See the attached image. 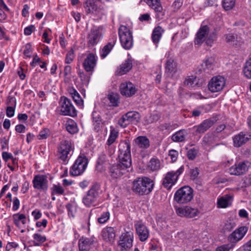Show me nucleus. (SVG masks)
I'll return each instance as SVG.
<instances>
[{
	"mask_svg": "<svg viewBox=\"0 0 251 251\" xmlns=\"http://www.w3.org/2000/svg\"><path fill=\"white\" fill-rule=\"evenodd\" d=\"M154 186L153 181L147 177H138L133 182L132 190L140 195L150 193Z\"/></svg>",
	"mask_w": 251,
	"mask_h": 251,
	"instance_id": "nucleus-1",
	"label": "nucleus"
},
{
	"mask_svg": "<svg viewBox=\"0 0 251 251\" xmlns=\"http://www.w3.org/2000/svg\"><path fill=\"white\" fill-rule=\"evenodd\" d=\"M131 168V162L119 159L117 164H114L109 166L108 174L112 180H117L128 172Z\"/></svg>",
	"mask_w": 251,
	"mask_h": 251,
	"instance_id": "nucleus-2",
	"label": "nucleus"
},
{
	"mask_svg": "<svg viewBox=\"0 0 251 251\" xmlns=\"http://www.w3.org/2000/svg\"><path fill=\"white\" fill-rule=\"evenodd\" d=\"M74 150V145L70 140H62L57 147L58 157L66 163L70 159Z\"/></svg>",
	"mask_w": 251,
	"mask_h": 251,
	"instance_id": "nucleus-3",
	"label": "nucleus"
},
{
	"mask_svg": "<svg viewBox=\"0 0 251 251\" xmlns=\"http://www.w3.org/2000/svg\"><path fill=\"white\" fill-rule=\"evenodd\" d=\"M100 186L98 183H94L83 197L82 201L87 207L94 206L100 193Z\"/></svg>",
	"mask_w": 251,
	"mask_h": 251,
	"instance_id": "nucleus-4",
	"label": "nucleus"
},
{
	"mask_svg": "<svg viewBox=\"0 0 251 251\" xmlns=\"http://www.w3.org/2000/svg\"><path fill=\"white\" fill-rule=\"evenodd\" d=\"M121 45L126 50H129L133 46V41L131 31L125 25H121L118 31Z\"/></svg>",
	"mask_w": 251,
	"mask_h": 251,
	"instance_id": "nucleus-5",
	"label": "nucleus"
},
{
	"mask_svg": "<svg viewBox=\"0 0 251 251\" xmlns=\"http://www.w3.org/2000/svg\"><path fill=\"white\" fill-rule=\"evenodd\" d=\"M193 189L188 186H185L177 190L174 195V200L179 204L190 201L193 197Z\"/></svg>",
	"mask_w": 251,
	"mask_h": 251,
	"instance_id": "nucleus-6",
	"label": "nucleus"
},
{
	"mask_svg": "<svg viewBox=\"0 0 251 251\" xmlns=\"http://www.w3.org/2000/svg\"><path fill=\"white\" fill-rule=\"evenodd\" d=\"M88 163L86 156L79 155L70 168V175L75 176L81 175L85 171Z\"/></svg>",
	"mask_w": 251,
	"mask_h": 251,
	"instance_id": "nucleus-7",
	"label": "nucleus"
},
{
	"mask_svg": "<svg viewBox=\"0 0 251 251\" xmlns=\"http://www.w3.org/2000/svg\"><path fill=\"white\" fill-rule=\"evenodd\" d=\"M59 104L60 106L61 115L72 117L76 116L77 111L70 99L64 96L61 97Z\"/></svg>",
	"mask_w": 251,
	"mask_h": 251,
	"instance_id": "nucleus-8",
	"label": "nucleus"
},
{
	"mask_svg": "<svg viewBox=\"0 0 251 251\" xmlns=\"http://www.w3.org/2000/svg\"><path fill=\"white\" fill-rule=\"evenodd\" d=\"M103 34L102 26H95L92 28L87 36L88 46L90 47L96 45L102 39Z\"/></svg>",
	"mask_w": 251,
	"mask_h": 251,
	"instance_id": "nucleus-9",
	"label": "nucleus"
},
{
	"mask_svg": "<svg viewBox=\"0 0 251 251\" xmlns=\"http://www.w3.org/2000/svg\"><path fill=\"white\" fill-rule=\"evenodd\" d=\"M184 167L181 166L176 171L168 172L163 180V186L167 189H170L174 185L178 179V176L184 172Z\"/></svg>",
	"mask_w": 251,
	"mask_h": 251,
	"instance_id": "nucleus-10",
	"label": "nucleus"
},
{
	"mask_svg": "<svg viewBox=\"0 0 251 251\" xmlns=\"http://www.w3.org/2000/svg\"><path fill=\"white\" fill-rule=\"evenodd\" d=\"M140 119V114L136 111H130L124 115L119 120L120 126L125 128L129 124H137Z\"/></svg>",
	"mask_w": 251,
	"mask_h": 251,
	"instance_id": "nucleus-11",
	"label": "nucleus"
},
{
	"mask_svg": "<svg viewBox=\"0 0 251 251\" xmlns=\"http://www.w3.org/2000/svg\"><path fill=\"white\" fill-rule=\"evenodd\" d=\"M226 85L225 78L221 75L213 76L208 82V88L212 93L222 91Z\"/></svg>",
	"mask_w": 251,
	"mask_h": 251,
	"instance_id": "nucleus-12",
	"label": "nucleus"
},
{
	"mask_svg": "<svg viewBox=\"0 0 251 251\" xmlns=\"http://www.w3.org/2000/svg\"><path fill=\"white\" fill-rule=\"evenodd\" d=\"M83 59L82 66L85 71L87 73L92 74L97 62V57L93 53L82 54Z\"/></svg>",
	"mask_w": 251,
	"mask_h": 251,
	"instance_id": "nucleus-13",
	"label": "nucleus"
},
{
	"mask_svg": "<svg viewBox=\"0 0 251 251\" xmlns=\"http://www.w3.org/2000/svg\"><path fill=\"white\" fill-rule=\"evenodd\" d=\"M133 234L131 232L123 233L120 237L118 246L121 251H127L133 246Z\"/></svg>",
	"mask_w": 251,
	"mask_h": 251,
	"instance_id": "nucleus-14",
	"label": "nucleus"
},
{
	"mask_svg": "<svg viewBox=\"0 0 251 251\" xmlns=\"http://www.w3.org/2000/svg\"><path fill=\"white\" fill-rule=\"evenodd\" d=\"M119 159L131 163L130 144L128 140L122 141L119 145Z\"/></svg>",
	"mask_w": 251,
	"mask_h": 251,
	"instance_id": "nucleus-15",
	"label": "nucleus"
},
{
	"mask_svg": "<svg viewBox=\"0 0 251 251\" xmlns=\"http://www.w3.org/2000/svg\"><path fill=\"white\" fill-rule=\"evenodd\" d=\"M155 12V17L158 20H162L165 15V10L163 8L160 0H143Z\"/></svg>",
	"mask_w": 251,
	"mask_h": 251,
	"instance_id": "nucleus-16",
	"label": "nucleus"
},
{
	"mask_svg": "<svg viewBox=\"0 0 251 251\" xmlns=\"http://www.w3.org/2000/svg\"><path fill=\"white\" fill-rule=\"evenodd\" d=\"M48 177L45 175H35L32 180L34 188L44 192H46L48 190Z\"/></svg>",
	"mask_w": 251,
	"mask_h": 251,
	"instance_id": "nucleus-17",
	"label": "nucleus"
},
{
	"mask_svg": "<svg viewBox=\"0 0 251 251\" xmlns=\"http://www.w3.org/2000/svg\"><path fill=\"white\" fill-rule=\"evenodd\" d=\"M177 215L180 217L194 218L198 215L199 211L197 208H192L188 206H183L176 208Z\"/></svg>",
	"mask_w": 251,
	"mask_h": 251,
	"instance_id": "nucleus-18",
	"label": "nucleus"
},
{
	"mask_svg": "<svg viewBox=\"0 0 251 251\" xmlns=\"http://www.w3.org/2000/svg\"><path fill=\"white\" fill-rule=\"evenodd\" d=\"M247 162L241 161L235 163L228 169V173L231 175L239 176L245 174L248 170Z\"/></svg>",
	"mask_w": 251,
	"mask_h": 251,
	"instance_id": "nucleus-19",
	"label": "nucleus"
},
{
	"mask_svg": "<svg viewBox=\"0 0 251 251\" xmlns=\"http://www.w3.org/2000/svg\"><path fill=\"white\" fill-rule=\"evenodd\" d=\"M96 242L94 236L89 237L82 236L78 240L79 251H89Z\"/></svg>",
	"mask_w": 251,
	"mask_h": 251,
	"instance_id": "nucleus-20",
	"label": "nucleus"
},
{
	"mask_svg": "<svg viewBox=\"0 0 251 251\" xmlns=\"http://www.w3.org/2000/svg\"><path fill=\"white\" fill-rule=\"evenodd\" d=\"M136 232L140 241H146L149 237V230L146 226L141 222L138 221L134 225Z\"/></svg>",
	"mask_w": 251,
	"mask_h": 251,
	"instance_id": "nucleus-21",
	"label": "nucleus"
},
{
	"mask_svg": "<svg viewBox=\"0 0 251 251\" xmlns=\"http://www.w3.org/2000/svg\"><path fill=\"white\" fill-rule=\"evenodd\" d=\"M209 33V28L207 25H201L198 30L194 39L195 45H201L206 40Z\"/></svg>",
	"mask_w": 251,
	"mask_h": 251,
	"instance_id": "nucleus-22",
	"label": "nucleus"
},
{
	"mask_svg": "<svg viewBox=\"0 0 251 251\" xmlns=\"http://www.w3.org/2000/svg\"><path fill=\"white\" fill-rule=\"evenodd\" d=\"M248 228L246 226L238 227L234 230L228 237V240L232 244H234L241 240L247 233Z\"/></svg>",
	"mask_w": 251,
	"mask_h": 251,
	"instance_id": "nucleus-23",
	"label": "nucleus"
},
{
	"mask_svg": "<svg viewBox=\"0 0 251 251\" xmlns=\"http://www.w3.org/2000/svg\"><path fill=\"white\" fill-rule=\"evenodd\" d=\"M201 68L200 70L201 72L211 73L216 68V62L215 58L213 57L206 58L201 64Z\"/></svg>",
	"mask_w": 251,
	"mask_h": 251,
	"instance_id": "nucleus-24",
	"label": "nucleus"
},
{
	"mask_svg": "<svg viewBox=\"0 0 251 251\" xmlns=\"http://www.w3.org/2000/svg\"><path fill=\"white\" fill-rule=\"evenodd\" d=\"M251 138V135L244 132H240L233 137L234 146L240 147L247 143Z\"/></svg>",
	"mask_w": 251,
	"mask_h": 251,
	"instance_id": "nucleus-25",
	"label": "nucleus"
},
{
	"mask_svg": "<svg viewBox=\"0 0 251 251\" xmlns=\"http://www.w3.org/2000/svg\"><path fill=\"white\" fill-rule=\"evenodd\" d=\"M83 6L87 14L97 15L100 12V8L97 6L94 0H84Z\"/></svg>",
	"mask_w": 251,
	"mask_h": 251,
	"instance_id": "nucleus-26",
	"label": "nucleus"
},
{
	"mask_svg": "<svg viewBox=\"0 0 251 251\" xmlns=\"http://www.w3.org/2000/svg\"><path fill=\"white\" fill-rule=\"evenodd\" d=\"M101 236L105 242L112 244L115 241V230L113 227H106L102 229Z\"/></svg>",
	"mask_w": 251,
	"mask_h": 251,
	"instance_id": "nucleus-27",
	"label": "nucleus"
},
{
	"mask_svg": "<svg viewBox=\"0 0 251 251\" xmlns=\"http://www.w3.org/2000/svg\"><path fill=\"white\" fill-rule=\"evenodd\" d=\"M120 91L123 95L129 97L135 94L136 89L132 83L125 82L121 84Z\"/></svg>",
	"mask_w": 251,
	"mask_h": 251,
	"instance_id": "nucleus-28",
	"label": "nucleus"
},
{
	"mask_svg": "<svg viewBox=\"0 0 251 251\" xmlns=\"http://www.w3.org/2000/svg\"><path fill=\"white\" fill-rule=\"evenodd\" d=\"M216 122L214 118H210L204 120L200 125L195 126L194 128L197 132L203 133L210 128Z\"/></svg>",
	"mask_w": 251,
	"mask_h": 251,
	"instance_id": "nucleus-29",
	"label": "nucleus"
},
{
	"mask_svg": "<svg viewBox=\"0 0 251 251\" xmlns=\"http://www.w3.org/2000/svg\"><path fill=\"white\" fill-rule=\"evenodd\" d=\"M116 41V35H112L111 37V38L109 40V43L107 45L104 46L100 51V56L101 58H104L110 53V52L115 46Z\"/></svg>",
	"mask_w": 251,
	"mask_h": 251,
	"instance_id": "nucleus-30",
	"label": "nucleus"
},
{
	"mask_svg": "<svg viewBox=\"0 0 251 251\" xmlns=\"http://www.w3.org/2000/svg\"><path fill=\"white\" fill-rule=\"evenodd\" d=\"M109 161L105 153L102 152L99 155L97 160L96 169L100 172L105 170L107 165L109 164Z\"/></svg>",
	"mask_w": 251,
	"mask_h": 251,
	"instance_id": "nucleus-31",
	"label": "nucleus"
},
{
	"mask_svg": "<svg viewBox=\"0 0 251 251\" xmlns=\"http://www.w3.org/2000/svg\"><path fill=\"white\" fill-rule=\"evenodd\" d=\"M133 144L140 149H146L150 147V142L146 136H141L133 140Z\"/></svg>",
	"mask_w": 251,
	"mask_h": 251,
	"instance_id": "nucleus-32",
	"label": "nucleus"
},
{
	"mask_svg": "<svg viewBox=\"0 0 251 251\" xmlns=\"http://www.w3.org/2000/svg\"><path fill=\"white\" fill-rule=\"evenodd\" d=\"M69 93L76 104L80 108H82L83 106V100L77 91L74 88H72L70 89Z\"/></svg>",
	"mask_w": 251,
	"mask_h": 251,
	"instance_id": "nucleus-33",
	"label": "nucleus"
},
{
	"mask_svg": "<svg viewBox=\"0 0 251 251\" xmlns=\"http://www.w3.org/2000/svg\"><path fill=\"white\" fill-rule=\"evenodd\" d=\"M50 190L51 195L62 196L65 195V189L59 183L53 184Z\"/></svg>",
	"mask_w": 251,
	"mask_h": 251,
	"instance_id": "nucleus-34",
	"label": "nucleus"
},
{
	"mask_svg": "<svg viewBox=\"0 0 251 251\" xmlns=\"http://www.w3.org/2000/svg\"><path fill=\"white\" fill-rule=\"evenodd\" d=\"M132 67L131 61L129 59L126 60L121 66L117 71L118 75H122L128 72Z\"/></svg>",
	"mask_w": 251,
	"mask_h": 251,
	"instance_id": "nucleus-35",
	"label": "nucleus"
},
{
	"mask_svg": "<svg viewBox=\"0 0 251 251\" xmlns=\"http://www.w3.org/2000/svg\"><path fill=\"white\" fill-rule=\"evenodd\" d=\"M163 31V28L160 26L154 28L151 35V39L154 44H156L159 42Z\"/></svg>",
	"mask_w": 251,
	"mask_h": 251,
	"instance_id": "nucleus-36",
	"label": "nucleus"
},
{
	"mask_svg": "<svg viewBox=\"0 0 251 251\" xmlns=\"http://www.w3.org/2000/svg\"><path fill=\"white\" fill-rule=\"evenodd\" d=\"M165 69L166 72L173 75L176 72V64L173 59H168L166 63Z\"/></svg>",
	"mask_w": 251,
	"mask_h": 251,
	"instance_id": "nucleus-37",
	"label": "nucleus"
},
{
	"mask_svg": "<svg viewBox=\"0 0 251 251\" xmlns=\"http://www.w3.org/2000/svg\"><path fill=\"white\" fill-rule=\"evenodd\" d=\"M93 125L96 131H98L100 129L101 125V119L100 114L97 112H93L92 114Z\"/></svg>",
	"mask_w": 251,
	"mask_h": 251,
	"instance_id": "nucleus-38",
	"label": "nucleus"
},
{
	"mask_svg": "<svg viewBox=\"0 0 251 251\" xmlns=\"http://www.w3.org/2000/svg\"><path fill=\"white\" fill-rule=\"evenodd\" d=\"M66 128L71 134L77 133L78 130L76 123L72 119H69L67 121Z\"/></svg>",
	"mask_w": 251,
	"mask_h": 251,
	"instance_id": "nucleus-39",
	"label": "nucleus"
},
{
	"mask_svg": "<svg viewBox=\"0 0 251 251\" xmlns=\"http://www.w3.org/2000/svg\"><path fill=\"white\" fill-rule=\"evenodd\" d=\"M186 135V132L184 130H180L175 133H174L172 136V139L174 142H183L185 139V136Z\"/></svg>",
	"mask_w": 251,
	"mask_h": 251,
	"instance_id": "nucleus-40",
	"label": "nucleus"
},
{
	"mask_svg": "<svg viewBox=\"0 0 251 251\" xmlns=\"http://www.w3.org/2000/svg\"><path fill=\"white\" fill-rule=\"evenodd\" d=\"M225 40L226 43L233 46H238L239 45L240 41L238 39L236 35L232 33L226 34L225 35Z\"/></svg>",
	"mask_w": 251,
	"mask_h": 251,
	"instance_id": "nucleus-41",
	"label": "nucleus"
},
{
	"mask_svg": "<svg viewBox=\"0 0 251 251\" xmlns=\"http://www.w3.org/2000/svg\"><path fill=\"white\" fill-rule=\"evenodd\" d=\"M119 135V132L112 126L110 127V135L106 142V145H112Z\"/></svg>",
	"mask_w": 251,
	"mask_h": 251,
	"instance_id": "nucleus-42",
	"label": "nucleus"
},
{
	"mask_svg": "<svg viewBox=\"0 0 251 251\" xmlns=\"http://www.w3.org/2000/svg\"><path fill=\"white\" fill-rule=\"evenodd\" d=\"M107 99L110 101V106H117L119 103V95L117 93H111L107 96Z\"/></svg>",
	"mask_w": 251,
	"mask_h": 251,
	"instance_id": "nucleus-43",
	"label": "nucleus"
},
{
	"mask_svg": "<svg viewBox=\"0 0 251 251\" xmlns=\"http://www.w3.org/2000/svg\"><path fill=\"white\" fill-rule=\"evenodd\" d=\"M32 237L34 240L33 241V244L35 246H40L47 240V238L45 236L42 235L39 233H34Z\"/></svg>",
	"mask_w": 251,
	"mask_h": 251,
	"instance_id": "nucleus-44",
	"label": "nucleus"
},
{
	"mask_svg": "<svg viewBox=\"0 0 251 251\" xmlns=\"http://www.w3.org/2000/svg\"><path fill=\"white\" fill-rule=\"evenodd\" d=\"M25 216L24 214L17 213L13 215V220L14 224L19 226L20 223L25 225Z\"/></svg>",
	"mask_w": 251,
	"mask_h": 251,
	"instance_id": "nucleus-45",
	"label": "nucleus"
},
{
	"mask_svg": "<svg viewBox=\"0 0 251 251\" xmlns=\"http://www.w3.org/2000/svg\"><path fill=\"white\" fill-rule=\"evenodd\" d=\"M243 72L246 77L251 78V58L246 62Z\"/></svg>",
	"mask_w": 251,
	"mask_h": 251,
	"instance_id": "nucleus-46",
	"label": "nucleus"
},
{
	"mask_svg": "<svg viewBox=\"0 0 251 251\" xmlns=\"http://www.w3.org/2000/svg\"><path fill=\"white\" fill-rule=\"evenodd\" d=\"M230 205L229 197H223L219 199L217 201V205L220 208H226Z\"/></svg>",
	"mask_w": 251,
	"mask_h": 251,
	"instance_id": "nucleus-47",
	"label": "nucleus"
},
{
	"mask_svg": "<svg viewBox=\"0 0 251 251\" xmlns=\"http://www.w3.org/2000/svg\"><path fill=\"white\" fill-rule=\"evenodd\" d=\"M89 74H85L83 71L78 70V74L81 80L82 81L83 83L84 84H88L91 77V75L92 74H91L90 73H88Z\"/></svg>",
	"mask_w": 251,
	"mask_h": 251,
	"instance_id": "nucleus-48",
	"label": "nucleus"
},
{
	"mask_svg": "<svg viewBox=\"0 0 251 251\" xmlns=\"http://www.w3.org/2000/svg\"><path fill=\"white\" fill-rule=\"evenodd\" d=\"M184 83L185 85L194 87L197 84V78L194 76H188L185 79Z\"/></svg>",
	"mask_w": 251,
	"mask_h": 251,
	"instance_id": "nucleus-49",
	"label": "nucleus"
},
{
	"mask_svg": "<svg viewBox=\"0 0 251 251\" xmlns=\"http://www.w3.org/2000/svg\"><path fill=\"white\" fill-rule=\"evenodd\" d=\"M236 0H223L222 5L223 8L226 11L232 9L235 4Z\"/></svg>",
	"mask_w": 251,
	"mask_h": 251,
	"instance_id": "nucleus-50",
	"label": "nucleus"
},
{
	"mask_svg": "<svg viewBox=\"0 0 251 251\" xmlns=\"http://www.w3.org/2000/svg\"><path fill=\"white\" fill-rule=\"evenodd\" d=\"M149 167L152 171L158 170L160 168L159 160L154 158L151 159L150 162Z\"/></svg>",
	"mask_w": 251,
	"mask_h": 251,
	"instance_id": "nucleus-51",
	"label": "nucleus"
},
{
	"mask_svg": "<svg viewBox=\"0 0 251 251\" xmlns=\"http://www.w3.org/2000/svg\"><path fill=\"white\" fill-rule=\"evenodd\" d=\"M110 218V213L108 211L103 212L98 219V222L100 224L105 223Z\"/></svg>",
	"mask_w": 251,
	"mask_h": 251,
	"instance_id": "nucleus-52",
	"label": "nucleus"
},
{
	"mask_svg": "<svg viewBox=\"0 0 251 251\" xmlns=\"http://www.w3.org/2000/svg\"><path fill=\"white\" fill-rule=\"evenodd\" d=\"M199 152V150L196 148H192L189 150L187 153V156L189 160H194Z\"/></svg>",
	"mask_w": 251,
	"mask_h": 251,
	"instance_id": "nucleus-53",
	"label": "nucleus"
},
{
	"mask_svg": "<svg viewBox=\"0 0 251 251\" xmlns=\"http://www.w3.org/2000/svg\"><path fill=\"white\" fill-rule=\"evenodd\" d=\"M32 49L31 48V45L30 43L25 44V50H24L25 58H30L32 55Z\"/></svg>",
	"mask_w": 251,
	"mask_h": 251,
	"instance_id": "nucleus-54",
	"label": "nucleus"
},
{
	"mask_svg": "<svg viewBox=\"0 0 251 251\" xmlns=\"http://www.w3.org/2000/svg\"><path fill=\"white\" fill-rule=\"evenodd\" d=\"M50 136V130L48 128H44L39 132L37 136L39 140L46 139Z\"/></svg>",
	"mask_w": 251,
	"mask_h": 251,
	"instance_id": "nucleus-55",
	"label": "nucleus"
},
{
	"mask_svg": "<svg viewBox=\"0 0 251 251\" xmlns=\"http://www.w3.org/2000/svg\"><path fill=\"white\" fill-rule=\"evenodd\" d=\"M216 39V35L215 33H212L208 34V36L206 37L205 40L206 44L210 47H211Z\"/></svg>",
	"mask_w": 251,
	"mask_h": 251,
	"instance_id": "nucleus-56",
	"label": "nucleus"
},
{
	"mask_svg": "<svg viewBox=\"0 0 251 251\" xmlns=\"http://www.w3.org/2000/svg\"><path fill=\"white\" fill-rule=\"evenodd\" d=\"M75 57L74 50L71 49L66 54L65 57V63L66 64L71 63L74 60Z\"/></svg>",
	"mask_w": 251,
	"mask_h": 251,
	"instance_id": "nucleus-57",
	"label": "nucleus"
},
{
	"mask_svg": "<svg viewBox=\"0 0 251 251\" xmlns=\"http://www.w3.org/2000/svg\"><path fill=\"white\" fill-rule=\"evenodd\" d=\"M66 208L67 209L68 215L70 217L74 218L76 210L75 206L72 204L69 203L66 205Z\"/></svg>",
	"mask_w": 251,
	"mask_h": 251,
	"instance_id": "nucleus-58",
	"label": "nucleus"
},
{
	"mask_svg": "<svg viewBox=\"0 0 251 251\" xmlns=\"http://www.w3.org/2000/svg\"><path fill=\"white\" fill-rule=\"evenodd\" d=\"M234 247L233 244H228L221 246L218 247L216 249V251H229L230 249L233 248Z\"/></svg>",
	"mask_w": 251,
	"mask_h": 251,
	"instance_id": "nucleus-59",
	"label": "nucleus"
},
{
	"mask_svg": "<svg viewBox=\"0 0 251 251\" xmlns=\"http://www.w3.org/2000/svg\"><path fill=\"white\" fill-rule=\"evenodd\" d=\"M190 177L192 179H196L199 175V172L198 168L197 167H195L194 168L190 169Z\"/></svg>",
	"mask_w": 251,
	"mask_h": 251,
	"instance_id": "nucleus-60",
	"label": "nucleus"
},
{
	"mask_svg": "<svg viewBox=\"0 0 251 251\" xmlns=\"http://www.w3.org/2000/svg\"><path fill=\"white\" fill-rule=\"evenodd\" d=\"M169 155L170 156L172 161L174 162L176 161L177 159L178 153L175 150H171L169 152Z\"/></svg>",
	"mask_w": 251,
	"mask_h": 251,
	"instance_id": "nucleus-61",
	"label": "nucleus"
},
{
	"mask_svg": "<svg viewBox=\"0 0 251 251\" xmlns=\"http://www.w3.org/2000/svg\"><path fill=\"white\" fill-rule=\"evenodd\" d=\"M35 30V27L34 25H30L26 27L24 29V33L25 35H30L33 31Z\"/></svg>",
	"mask_w": 251,
	"mask_h": 251,
	"instance_id": "nucleus-62",
	"label": "nucleus"
},
{
	"mask_svg": "<svg viewBox=\"0 0 251 251\" xmlns=\"http://www.w3.org/2000/svg\"><path fill=\"white\" fill-rule=\"evenodd\" d=\"M243 182L241 186V188L247 187L251 185V178L249 176L245 177L242 179Z\"/></svg>",
	"mask_w": 251,
	"mask_h": 251,
	"instance_id": "nucleus-63",
	"label": "nucleus"
},
{
	"mask_svg": "<svg viewBox=\"0 0 251 251\" xmlns=\"http://www.w3.org/2000/svg\"><path fill=\"white\" fill-rule=\"evenodd\" d=\"M0 144L2 150H4L8 149V141L6 137L1 139Z\"/></svg>",
	"mask_w": 251,
	"mask_h": 251,
	"instance_id": "nucleus-64",
	"label": "nucleus"
}]
</instances>
